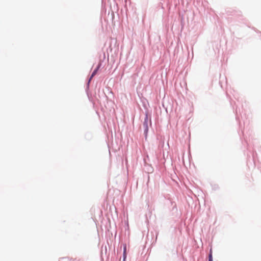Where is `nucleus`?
Returning a JSON list of instances; mask_svg holds the SVG:
<instances>
[{"label": "nucleus", "instance_id": "f257e3e1", "mask_svg": "<svg viewBox=\"0 0 261 261\" xmlns=\"http://www.w3.org/2000/svg\"><path fill=\"white\" fill-rule=\"evenodd\" d=\"M99 68V65L96 68V69H95L94 70V71L93 72V73H92V74L91 75L89 81H90L93 78V77L96 74Z\"/></svg>", "mask_w": 261, "mask_h": 261}, {"label": "nucleus", "instance_id": "f03ea898", "mask_svg": "<svg viewBox=\"0 0 261 261\" xmlns=\"http://www.w3.org/2000/svg\"><path fill=\"white\" fill-rule=\"evenodd\" d=\"M211 260H213L212 249L210 250V253L209 256H208V261H211Z\"/></svg>", "mask_w": 261, "mask_h": 261}, {"label": "nucleus", "instance_id": "7ed1b4c3", "mask_svg": "<svg viewBox=\"0 0 261 261\" xmlns=\"http://www.w3.org/2000/svg\"><path fill=\"white\" fill-rule=\"evenodd\" d=\"M126 253V245L123 248V254Z\"/></svg>", "mask_w": 261, "mask_h": 261}, {"label": "nucleus", "instance_id": "20e7f679", "mask_svg": "<svg viewBox=\"0 0 261 261\" xmlns=\"http://www.w3.org/2000/svg\"><path fill=\"white\" fill-rule=\"evenodd\" d=\"M126 257V253L123 254V260H125Z\"/></svg>", "mask_w": 261, "mask_h": 261}, {"label": "nucleus", "instance_id": "39448f33", "mask_svg": "<svg viewBox=\"0 0 261 261\" xmlns=\"http://www.w3.org/2000/svg\"><path fill=\"white\" fill-rule=\"evenodd\" d=\"M147 120H148V118H147V117H146V118H145V122L146 123H147ZM146 124L147 125V124Z\"/></svg>", "mask_w": 261, "mask_h": 261}]
</instances>
